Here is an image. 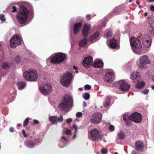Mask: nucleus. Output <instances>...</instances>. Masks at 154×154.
Returning <instances> with one entry per match:
<instances>
[{
    "instance_id": "f257e3e1",
    "label": "nucleus",
    "mask_w": 154,
    "mask_h": 154,
    "mask_svg": "<svg viewBox=\"0 0 154 154\" xmlns=\"http://www.w3.org/2000/svg\"><path fill=\"white\" fill-rule=\"evenodd\" d=\"M29 11L25 6L21 5L18 12L16 15V18L18 22L23 26L27 23L29 16Z\"/></svg>"
},
{
    "instance_id": "f03ea898",
    "label": "nucleus",
    "mask_w": 154,
    "mask_h": 154,
    "mask_svg": "<svg viewBox=\"0 0 154 154\" xmlns=\"http://www.w3.org/2000/svg\"><path fill=\"white\" fill-rule=\"evenodd\" d=\"M72 103L73 100L71 96L66 95L63 97L58 107L60 110L67 112L71 109Z\"/></svg>"
},
{
    "instance_id": "7ed1b4c3",
    "label": "nucleus",
    "mask_w": 154,
    "mask_h": 154,
    "mask_svg": "<svg viewBox=\"0 0 154 154\" xmlns=\"http://www.w3.org/2000/svg\"><path fill=\"white\" fill-rule=\"evenodd\" d=\"M24 79L28 81H35L38 77L37 72L35 69H31L25 71L23 74Z\"/></svg>"
},
{
    "instance_id": "20e7f679",
    "label": "nucleus",
    "mask_w": 154,
    "mask_h": 154,
    "mask_svg": "<svg viewBox=\"0 0 154 154\" xmlns=\"http://www.w3.org/2000/svg\"><path fill=\"white\" fill-rule=\"evenodd\" d=\"M130 43L133 52L137 54L140 53L142 48V45L140 41L134 37H131Z\"/></svg>"
},
{
    "instance_id": "39448f33",
    "label": "nucleus",
    "mask_w": 154,
    "mask_h": 154,
    "mask_svg": "<svg viewBox=\"0 0 154 154\" xmlns=\"http://www.w3.org/2000/svg\"><path fill=\"white\" fill-rule=\"evenodd\" d=\"M73 78L72 73L67 72L65 73L60 79V83L64 87H67L70 84Z\"/></svg>"
},
{
    "instance_id": "423d86ee",
    "label": "nucleus",
    "mask_w": 154,
    "mask_h": 154,
    "mask_svg": "<svg viewBox=\"0 0 154 154\" xmlns=\"http://www.w3.org/2000/svg\"><path fill=\"white\" fill-rule=\"evenodd\" d=\"M66 56L65 54L58 53L55 54L51 59L50 62L54 64H59L63 62L65 60Z\"/></svg>"
},
{
    "instance_id": "0eeeda50",
    "label": "nucleus",
    "mask_w": 154,
    "mask_h": 154,
    "mask_svg": "<svg viewBox=\"0 0 154 154\" xmlns=\"http://www.w3.org/2000/svg\"><path fill=\"white\" fill-rule=\"evenodd\" d=\"M22 39L19 35H13L10 40V46L12 48H15L21 44Z\"/></svg>"
},
{
    "instance_id": "6e6552de",
    "label": "nucleus",
    "mask_w": 154,
    "mask_h": 154,
    "mask_svg": "<svg viewBox=\"0 0 154 154\" xmlns=\"http://www.w3.org/2000/svg\"><path fill=\"white\" fill-rule=\"evenodd\" d=\"M42 141L41 139L37 137L32 140H26L25 141L24 143L27 147L32 148L40 144Z\"/></svg>"
},
{
    "instance_id": "1a4fd4ad",
    "label": "nucleus",
    "mask_w": 154,
    "mask_h": 154,
    "mask_svg": "<svg viewBox=\"0 0 154 154\" xmlns=\"http://www.w3.org/2000/svg\"><path fill=\"white\" fill-rule=\"evenodd\" d=\"M114 85H118L119 89L123 91H127L130 88V85L124 80L116 81L114 83Z\"/></svg>"
},
{
    "instance_id": "9d476101",
    "label": "nucleus",
    "mask_w": 154,
    "mask_h": 154,
    "mask_svg": "<svg viewBox=\"0 0 154 154\" xmlns=\"http://www.w3.org/2000/svg\"><path fill=\"white\" fill-rule=\"evenodd\" d=\"M102 114L99 112H96L90 116V119L91 122L94 124H98L102 121Z\"/></svg>"
},
{
    "instance_id": "9b49d317",
    "label": "nucleus",
    "mask_w": 154,
    "mask_h": 154,
    "mask_svg": "<svg viewBox=\"0 0 154 154\" xmlns=\"http://www.w3.org/2000/svg\"><path fill=\"white\" fill-rule=\"evenodd\" d=\"M42 93L45 95L49 94L52 91V86L50 84L45 85L39 88Z\"/></svg>"
},
{
    "instance_id": "f8f14e48",
    "label": "nucleus",
    "mask_w": 154,
    "mask_h": 154,
    "mask_svg": "<svg viewBox=\"0 0 154 154\" xmlns=\"http://www.w3.org/2000/svg\"><path fill=\"white\" fill-rule=\"evenodd\" d=\"M90 134L92 139L95 141L100 139L102 136L101 133L96 128L92 130L90 132Z\"/></svg>"
},
{
    "instance_id": "ddd939ff",
    "label": "nucleus",
    "mask_w": 154,
    "mask_h": 154,
    "mask_svg": "<svg viewBox=\"0 0 154 154\" xmlns=\"http://www.w3.org/2000/svg\"><path fill=\"white\" fill-rule=\"evenodd\" d=\"M139 63L137 64L139 67H144L146 64L150 63V61L148 57L146 55L140 57L139 59Z\"/></svg>"
},
{
    "instance_id": "4468645a",
    "label": "nucleus",
    "mask_w": 154,
    "mask_h": 154,
    "mask_svg": "<svg viewBox=\"0 0 154 154\" xmlns=\"http://www.w3.org/2000/svg\"><path fill=\"white\" fill-rule=\"evenodd\" d=\"M142 118V116L140 114L136 112L130 115V120H132L136 123H140L141 121Z\"/></svg>"
},
{
    "instance_id": "2eb2a0df",
    "label": "nucleus",
    "mask_w": 154,
    "mask_h": 154,
    "mask_svg": "<svg viewBox=\"0 0 154 154\" xmlns=\"http://www.w3.org/2000/svg\"><path fill=\"white\" fill-rule=\"evenodd\" d=\"M115 78L114 72L113 71L109 72L105 74L104 81L107 82H110L114 80Z\"/></svg>"
},
{
    "instance_id": "dca6fc26",
    "label": "nucleus",
    "mask_w": 154,
    "mask_h": 154,
    "mask_svg": "<svg viewBox=\"0 0 154 154\" xmlns=\"http://www.w3.org/2000/svg\"><path fill=\"white\" fill-rule=\"evenodd\" d=\"M93 58L91 56L85 57L82 61L83 66L85 67L86 66H90L93 65Z\"/></svg>"
},
{
    "instance_id": "f3484780",
    "label": "nucleus",
    "mask_w": 154,
    "mask_h": 154,
    "mask_svg": "<svg viewBox=\"0 0 154 154\" xmlns=\"http://www.w3.org/2000/svg\"><path fill=\"white\" fill-rule=\"evenodd\" d=\"M144 37L145 38H146V39L143 41L142 44L143 46L145 48H148L151 45L152 39L150 36L147 35H144Z\"/></svg>"
},
{
    "instance_id": "a211bd4d",
    "label": "nucleus",
    "mask_w": 154,
    "mask_h": 154,
    "mask_svg": "<svg viewBox=\"0 0 154 154\" xmlns=\"http://www.w3.org/2000/svg\"><path fill=\"white\" fill-rule=\"evenodd\" d=\"M82 23L81 22L75 23L73 25V33L75 35L80 31V29L82 27Z\"/></svg>"
},
{
    "instance_id": "6ab92c4d",
    "label": "nucleus",
    "mask_w": 154,
    "mask_h": 154,
    "mask_svg": "<svg viewBox=\"0 0 154 154\" xmlns=\"http://www.w3.org/2000/svg\"><path fill=\"white\" fill-rule=\"evenodd\" d=\"M103 61L99 59L95 60L93 63L92 66L94 67H103Z\"/></svg>"
},
{
    "instance_id": "aec40b11",
    "label": "nucleus",
    "mask_w": 154,
    "mask_h": 154,
    "mask_svg": "<svg viewBox=\"0 0 154 154\" xmlns=\"http://www.w3.org/2000/svg\"><path fill=\"white\" fill-rule=\"evenodd\" d=\"M91 28L90 25L85 24L83 26L82 30V34L83 35L86 37L88 35V32Z\"/></svg>"
},
{
    "instance_id": "412c9836",
    "label": "nucleus",
    "mask_w": 154,
    "mask_h": 154,
    "mask_svg": "<svg viewBox=\"0 0 154 154\" xmlns=\"http://www.w3.org/2000/svg\"><path fill=\"white\" fill-rule=\"evenodd\" d=\"M108 45L110 48L113 49H116L118 46L117 41L114 38H112L111 39Z\"/></svg>"
},
{
    "instance_id": "4be33fe9",
    "label": "nucleus",
    "mask_w": 154,
    "mask_h": 154,
    "mask_svg": "<svg viewBox=\"0 0 154 154\" xmlns=\"http://www.w3.org/2000/svg\"><path fill=\"white\" fill-rule=\"evenodd\" d=\"M144 144L141 141H137L135 143L136 149L137 151H140L143 149Z\"/></svg>"
},
{
    "instance_id": "5701e85b",
    "label": "nucleus",
    "mask_w": 154,
    "mask_h": 154,
    "mask_svg": "<svg viewBox=\"0 0 154 154\" xmlns=\"http://www.w3.org/2000/svg\"><path fill=\"white\" fill-rule=\"evenodd\" d=\"M139 77V73L137 71H134L131 74L130 79L132 80V81L135 82V80L137 79Z\"/></svg>"
},
{
    "instance_id": "b1692460",
    "label": "nucleus",
    "mask_w": 154,
    "mask_h": 154,
    "mask_svg": "<svg viewBox=\"0 0 154 154\" xmlns=\"http://www.w3.org/2000/svg\"><path fill=\"white\" fill-rule=\"evenodd\" d=\"M87 43V39L85 38L80 41L79 43V45L81 47H84Z\"/></svg>"
},
{
    "instance_id": "393cba45",
    "label": "nucleus",
    "mask_w": 154,
    "mask_h": 154,
    "mask_svg": "<svg viewBox=\"0 0 154 154\" xmlns=\"http://www.w3.org/2000/svg\"><path fill=\"white\" fill-rule=\"evenodd\" d=\"M111 99V97L110 96H108L106 97L104 104V107H107L110 105V101Z\"/></svg>"
},
{
    "instance_id": "a878e982",
    "label": "nucleus",
    "mask_w": 154,
    "mask_h": 154,
    "mask_svg": "<svg viewBox=\"0 0 154 154\" xmlns=\"http://www.w3.org/2000/svg\"><path fill=\"white\" fill-rule=\"evenodd\" d=\"M99 35V32L98 31L96 32L94 34L92 35L89 38V40L90 41L92 42L94 40L97 38Z\"/></svg>"
},
{
    "instance_id": "bb28decb",
    "label": "nucleus",
    "mask_w": 154,
    "mask_h": 154,
    "mask_svg": "<svg viewBox=\"0 0 154 154\" xmlns=\"http://www.w3.org/2000/svg\"><path fill=\"white\" fill-rule=\"evenodd\" d=\"M49 119L53 124H54L58 123L57 117L56 116H51L49 118Z\"/></svg>"
},
{
    "instance_id": "cd10ccee",
    "label": "nucleus",
    "mask_w": 154,
    "mask_h": 154,
    "mask_svg": "<svg viewBox=\"0 0 154 154\" xmlns=\"http://www.w3.org/2000/svg\"><path fill=\"white\" fill-rule=\"evenodd\" d=\"M17 85L18 89L20 90H21L26 86V85L24 82H21L18 83Z\"/></svg>"
},
{
    "instance_id": "c85d7f7f",
    "label": "nucleus",
    "mask_w": 154,
    "mask_h": 154,
    "mask_svg": "<svg viewBox=\"0 0 154 154\" xmlns=\"http://www.w3.org/2000/svg\"><path fill=\"white\" fill-rule=\"evenodd\" d=\"M125 137V135L124 133L122 131H120L117 134V138L120 140H123Z\"/></svg>"
},
{
    "instance_id": "c756f323",
    "label": "nucleus",
    "mask_w": 154,
    "mask_h": 154,
    "mask_svg": "<svg viewBox=\"0 0 154 154\" xmlns=\"http://www.w3.org/2000/svg\"><path fill=\"white\" fill-rule=\"evenodd\" d=\"M145 85V82H140L137 84L136 85V87L137 88L140 89L143 87Z\"/></svg>"
},
{
    "instance_id": "7c9ffc66",
    "label": "nucleus",
    "mask_w": 154,
    "mask_h": 154,
    "mask_svg": "<svg viewBox=\"0 0 154 154\" xmlns=\"http://www.w3.org/2000/svg\"><path fill=\"white\" fill-rule=\"evenodd\" d=\"M82 96L86 100H88L90 97V94L87 93H84Z\"/></svg>"
},
{
    "instance_id": "2f4dec72",
    "label": "nucleus",
    "mask_w": 154,
    "mask_h": 154,
    "mask_svg": "<svg viewBox=\"0 0 154 154\" xmlns=\"http://www.w3.org/2000/svg\"><path fill=\"white\" fill-rule=\"evenodd\" d=\"M64 132L67 135H70L72 134V132L71 130L67 128L65 129L64 130Z\"/></svg>"
},
{
    "instance_id": "473e14b6",
    "label": "nucleus",
    "mask_w": 154,
    "mask_h": 154,
    "mask_svg": "<svg viewBox=\"0 0 154 154\" xmlns=\"http://www.w3.org/2000/svg\"><path fill=\"white\" fill-rule=\"evenodd\" d=\"M130 116H129V115L127 114H125L123 116V120L125 122L128 119L130 120Z\"/></svg>"
},
{
    "instance_id": "72a5a7b5",
    "label": "nucleus",
    "mask_w": 154,
    "mask_h": 154,
    "mask_svg": "<svg viewBox=\"0 0 154 154\" xmlns=\"http://www.w3.org/2000/svg\"><path fill=\"white\" fill-rule=\"evenodd\" d=\"M29 119L28 117L27 118L25 119L23 123V126L24 127H25L29 123Z\"/></svg>"
},
{
    "instance_id": "f704fd0d",
    "label": "nucleus",
    "mask_w": 154,
    "mask_h": 154,
    "mask_svg": "<svg viewBox=\"0 0 154 154\" xmlns=\"http://www.w3.org/2000/svg\"><path fill=\"white\" fill-rule=\"evenodd\" d=\"M21 60V59L20 56H17L16 57L15 61L17 63L19 64L20 63Z\"/></svg>"
},
{
    "instance_id": "c9c22d12",
    "label": "nucleus",
    "mask_w": 154,
    "mask_h": 154,
    "mask_svg": "<svg viewBox=\"0 0 154 154\" xmlns=\"http://www.w3.org/2000/svg\"><path fill=\"white\" fill-rule=\"evenodd\" d=\"M119 9L118 8H115L113 10L112 13L113 14H119Z\"/></svg>"
},
{
    "instance_id": "e433bc0d",
    "label": "nucleus",
    "mask_w": 154,
    "mask_h": 154,
    "mask_svg": "<svg viewBox=\"0 0 154 154\" xmlns=\"http://www.w3.org/2000/svg\"><path fill=\"white\" fill-rule=\"evenodd\" d=\"M106 36L107 38L111 37L112 35V32L110 31H108L106 32V34L105 35Z\"/></svg>"
},
{
    "instance_id": "4c0bfd02",
    "label": "nucleus",
    "mask_w": 154,
    "mask_h": 154,
    "mask_svg": "<svg viewBox=\"0 0 154 154\" xmlns=\"http://www.w3.org/2000/svg\"><path fill=\"white\" fill-rule=\"evenodd\" d=\"M57 122H62V121L63 120V116L62 115L59 116L58 117H57Z\"/></svg>"
},
{
    "instance_id": "58836bf2",
    "label": "nucleus",
    "mask_w": 154,
    "mask_h": 154,
    "mask_svg": "<svg viewBox=\"0 0 154 154\" xmlns=\"http://www.w3.org/2000/svg\"><path fill=\"white\" fill-rule=\"evenodd\" d=\"M0 20L2 21H5V20L6 19L4 15L0 14Z\"/></svg>"
},
{
    "instance_id": "ea45409f",
    "label": "nucleus",
    "mask_w": 154,
    "mask_h": 154,
    "mask_svg": "<svg viewBox=\"0 0 154 154\" xmlns=\"http://www.w3.org/2000/svg\"><path fill=\"white\" fill-rule=\"evenodd\" d=\"M108 152V150L106 148H104L101 150V152L102 154H106Z\"/></svg>"
},
{
    "instance_id": "a19ab883",
    "label": "nucleus",
    "mask_w": 154,
    "mask_h": 154,
    "mask_svg": "<svg viewBox=\"0 0 154 154\" xmlns=\"http://www.w3.org/2000/svg\"><path fill=\"white\" fill-rule=\"evenodd\" d=\"M82 115V112H78L76 113V116L78 118H80Z\"/></svg>"
},
{
    "instance_id": "79ce46f5",
    "label": "nucleus",
    "mask_w": 154,
    "mask_h": 154,
    "mask_svg": "<svg viewBox=\"0 0 154 154\" xmlns=\"http://www.w3.org/2000/svg\"><path fill=\"white\" fill-rule=\"evenodd\" d=\"M109 129L110 131H112L114 130L115 127L113 125H111L109 127Z\"/></svg>"
},
{
    "instance_id": "37998d69",
    "label": "nucleus",
    "mask_w": 154,
    "mask_h": 154,
    "mask_svg": "<svg viewBox=\"0 0 154 154\" xmlns=\"http://www.w3.org/2000/svg\"><path fill=\"white\" fill-rule=\"evenodd\" d=\"M84 88L86 90H89L91 88V87L89 85H86L85 86Z\"/></svg>"
},
{
    "instance_id": "c03bdc74",
    "label": "nucleus",
    "mask_w": 154,
    "mask_h": 154,
    "mask_svg": "<svg viewBox=\"0 0 154 154\" xmlns=\"http://www.w3.org/2000/svg\"><path fill=\"white\" fill-rule=\"evenodd\" d=\"M133 120H129V119H128L126 121H125V122L126 123V125L127 126L129 125L131 123V121Z\"/></svg>"
},
{
    "instance_id": "a18cd8bd",
    "label": "nucleus",
    "mask_w": 154,
    "mask_h": 154,
    "mask_svg": "<svg viewBox=\"0 0 154 154\" xmlns=\"http://www.w3.org/2000/svg\"><path fill=\"white\" fill-rule=\"evenodd\" d=\"M2 67H9L8 65V63L7 62H4L3 63L2 65Z\"/></svg>"
},
{
    "instance_id": "49530a36",
    "label": "nucleus",
    "mask_w": 154,
    "mask_h": 154,
    "mask_svg": "<svg viewBox=\"0 0 154 154\" xmlns=\"http://www.w3.org/2000/svg\"><path fill=\"white\" fill-rule=\"evenodd\" d=\"M12 8L13 9V10L12 11V12L14 13L17 11V9L16 7L14 6H13L12 7Z\"/></svg>"
},
{
    "instance_id": "de8ad7c7",
    "label": "nucleus",
    "mask_w": 154,
    "mask_h": 154,
    "mask_svg": "<svg viewBox=\"0 0 154 154\" xmlns=\"http://www.w3.org/2000/svg\"><path fill=\"white\" fill-rule=\"evenodd\" d=\"M73 128L75 129V133H76L77 131V127L75 125H73Z\"/></svg>"
},
{
    "instance_id": "09e8293b",
    "label": "nucleus",
    "mask_w": 154,
    "mask_h": 154,
    "mask_svg": "<svg viewBox=\"0 0 154 154\" xmlns=\"http://www.w3.org/2000/svg\"><path fill=\"white\" fill-rule=\"evenodd\" d=\"M149 92V90L148 89H145L143 91V93L145 94H147Z\"/></svg>"
},
{
    "instance_id": "8fccbe9b",
    "label": "nucleus",
    "mask_w": 154,
    "mask_h": 154,
    "mask_svg": "<svg viewBox=\"0 0 154 154\" xmlns=\"http://www.w3.org/2000/svg\"><path fill=\"white\" fill-rule=\"evenodd\" d=\"M22 133H23V135L24 137H27V135L26 134V132L24 130H22Z\"/></svg>"
},
{
    "instance_id": "3c124183",
    "label": "nucleus",
    "mask_w": 154,
    "mask_h": 154,
    "mask_svg": "<svg viewBox=\"0 0 154 154\" xmlns=\"http://www.w3.org/2000/svg\"><path fill=\"white\" fill-rule=\"evenodd\" d=\"M72 121V119L70 118L68 119H67L66 120V122L67 123L69 124Z\"/></svg>"
},
{
    "instance_id": "603ef678",
    "label": "nucleus",
    "mask_w": 154,
    "mask_h": 154,
    "mask_svg": "<svg viewBox=\"0 0 154 154\" xmlns=\"http://www.w3.org/2000/svg\"><path fill=\"white\" fill-rule=\"evenodd\" d=\"M86 17L87 18H88V19H87V20H90L91 19V16L89 14H87L86 15Z\"/></svg>"
},
{
    "instance_id": "864d4df0",
    "label": "nucleus",
    "mask_w": 154,
    "mask_h": 154,
    "mask_svg": "<svg viewBox=\"0 0 154 154\" xmlns=\"http://www.w3.org/2000/svg\"><path fill=\"white\" fill-rule=\"evenodd\" d=\"M14 128L13 127H11L9 128V131L11 132H13L14 131Z\"/></svg>"
},
{
    "instance_id": "5fc2aeb1",
    "label": "nucleus",
    "mask_w": 154,
    "mask_h": 154,
    "mask_svg": "<svg viewBox=\"0 0 154 154\" xmlns=\"http://www.w3.org/2000/svg\"><path fill=\"white\" fill-rule=\"evenodd\" d=\"M34 122L35 124H37L39 123V121L36 119H34Z\"/></svg>"
},
{
    "instance_id": "6e6d98bb",
    "label": "nucleus",
    "mask_w": 154,
    "mask_h": 154,
    "mask_svg": "<svg viewBox=\"0 0 154 154\" xmlns=\"http://www.w3.org/2000/svg\"><path fill=\"white\" fill-rule=\"evenodd\" d=\"M76 134H77V132H76V133H75V134L73 137V139H75L76 138Z\"/></svg>"
},
{
    "instance_id": "4d7b16f0",
    "label": "nucleus",
    "mask_w": 154,
    "mask_h": 154,
    "mask_svg": "<svg viewBox=\"0 0 154 154\" xmlns=\"http://www.w3.org/2000/svg\"><path fill=\"white\" fill-rule=\"evenodd\" d=\"M150 9L151 11H154V6H152L150 7Z\"/></svg>"
},
{
    "instance_id": "13d9d810",
    "label": "nucleus",
    "mask_w": 154,
    "mask_h": 154,
    "mask_svg": "<svg viewBox=\"0 0 154 154\" xmlns=\"http://www.w3.org/2000/svg\"><path fill=\"white\" fill-rule=\"evenodd\" d=\"M74 69H75V72L76 73H78V71H77L78 69V68H74Z\"/></svg>"
},
{
    "instance_id": "bf43d9fd",
    "label": "nucleus",
    "mask_w": 154,
    "mask_h": 154,
    "mask_svg": "<svg viewBox=\"0 0 154 154\" xmlns=\"http://www.w3.org/2000/svg\"><path fill=\"white\" fill-rule=\"evenodd\" d=\"M61 139H64L65 141H66L67 140L65 138L64 136H62L61 137Z\"/></svg>"
},
{
    "instance_id": "052dcab7",
    "label": "nucleus",
    "mask_w": 154,
    "mask_h": 154,
    "mask_svg": "<svg viewBox=\"0 0 154 154\" xmlns=\"http://www.w3.org/2000/svg\"><path fill=\"white\" fill-rule=\"evenodd\" d=\"M87 105V104H86V103H85V102H83V106H86Z\"/></svg>"
},
{
    "instance_id": "680f3d73",
    "label": "nucleus",
    "mask_w": 154,
    "mask_h": 154,
    "mask_svg": "<svg viewBox=\"0 0 154 154\" xmlns=\"http://www.w3.org/2000/svg\"><path fill=\"white\" fill-rule=\"evenodd\" d=\"M136 3L137 5H139V4H140V2H139L138 1V0H137V1H136Z\"/></svg>"
},
{
    "instance_id": "e2e57ef3",
    "label": "nucleus",
    "mask_w": 154,
    "mask_h": 154,
    "mask_svg": "<svg viewBox=\"0 0 154 154\" xmlns=\"http://www.w3.org/2000/svg\"><path fill=\"white\" fill-rule=\"evenodd\" d=\"M149 2H152L154 1V0H147Z\"/></svg>"
},
{
    "instance_id": "0e129e2a",
    "label": "nucleus",
    "mask_w": 154,
    "mask_h": 154,
    "mask_svg": "<svg viewBox=\"0 0 154 154\" xmlns=\"http://www.w3.org/2000/svg\"><path fill=\"white\" fill-rule=\"evenodd\" d=\"M135 153L136 152L134 151H133L131 153V154H135Z\"/></svg>"
},
{
    "instance_id": "69168bd1",
    "label": "nucleus",
    "mask_w": 154,
    "mask_h": 154,
    "mask_svg": "<svg viewBox=\"0 0 154 154\" xmlns=\"http://www.w3.org/2000/svg\"><path fill=\"white\" fill-rule=\"evenodd\" d=\"M147 15V13H145L144 14V16H146Z\"/></svg>"
},
{
    "instance_id": "338daca9",
    "label": "nucleus",
    "mask_w": 154,
    "mask_h": 154,
    "mask_svg": "<svg viewBox=\"0 0 154 154\" xmlns=\"http://www.w3.org/2000/svg\"><path fill=\"white\" fill-rule=\"evenodd\" d=\"M82 89H83L82 88H79V90H80V91H82Z\"/></svg>"
},
{
    "instance_id": "774afa93",
    "label": "nucleus",
    "mask_w": 154,
    "mask_h": 154,
    "mask_svg": "<svg viewBox=\"0 0 154 154\" xmlns=\"http://www.w3.org/2000/svg\"><path fill=\"white\" fill-rule=\"evenodd\" d=\"M152 88L153 90H154V85L152 86Z\"/></svg>"
}]
</instances>
